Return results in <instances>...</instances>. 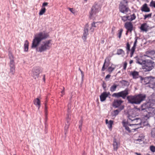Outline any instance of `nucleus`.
I'll return each mask as SVG.
<instances>
[{
	"label": "nucleus",
	"instance_id": "f257e3e1",
	"mask_svg": "<svg viewBox=\"0 0 155 155\" xmlns=\"http://www.w3.org/2000/svg\"><path fill=\"white\" fill-rule=\"evenodd\" d=\"M48 36V34L44 32H41L35 35L32 41L31 48H36V51L40 52L49 50L52 45L50 40L43 41L40 46L38 47L42 41L46 39Z\"/></svg>",
	"mask_w": 155,
	"mask_h": 155
},
{
	"label": "nucleus",
	"instance_id": "f03ea898",
	"mask_svg": "<svg viewBox=\"0 0 155 155\" xmlns=\"http://www.w3.org/2000/svg\"><path fill=\"white\" fill-rule=\"evenodd\" d=\"M146 95L145 94H139L134 96L129 95L127 97L129 103L132 104H140L142 101H143Z\"/></svg>",
	"mask_w": 155,
	"mask_h": 155
},
{
	"label": "nucleus",
	"instance_id": "7ed1b4c3",
	"mask_svg": "<svg viewBox=\"0 0 155 155\" xmlns=\"http://www.w3.org/2000/svg\"><path fill=\"white\" fill-rule=\"evenodd\" d=\"M137 63L142 65V68L145 69V71H149L152 69L154 68V63L150 60H143L140 59H138Z\"/></svg>",
	"mask_w": 155,
	"mask_h": 155
},
{
	"label": "nucleus",
	"instance_id": "20e7f679",
	"mask_svg": "<svg viewBox=\"0 0 155 155\" xmlns=\"http://www.w3.org/2000/svg\"><path fill=\"white\" fill-rule=\"evenodd\" d=\"M141 110H145L148 114H147V117H149L153 116L155 114V108L153 107H146V104H143L141 106Z\"/></svg>",
	"mask_w": 155,
	"mask_h": 155
},
{
	"label": "nucleus",
	"instance_id": "39448f33",
	"mask_svg": "<svg viewBox=\"0 0 155 155\" xmlns=\"http://www.w3.org/2000/svg\"><path fill=\"white\" fill-rule=\"evenodd\" d=\"M101 7L97 4H94L92 7L91 10L89 12V17L91 18L94 17L100 11Z\"/></svg>",
	"mask_w": 155,
	"mask_h": 155
},
{
	"label": "nucleus",
	"instance_id": "423d86ee",
	"mask_svg": "<svg viewBox=\"0 0 155 155\" xmlns=\"http://www.w3.org/2000/svg\"><path fill=\"white\" fill-rule=\"evenodd\" d=\"M9 58L10 59L9 66L10 67V73L12 75H14L15 72V66L13 55L12 53L9 52L8 54Z\"/></svg>",
	"mask_w": 155,
	"mask_h": 155
},
{
	"label": "nucleus",
	"instance_id": "0eeeda50",
	"mask_svg": "<svg viewBox=\"0 0 155 155\" xmlns=\"http://www.w3.org/2000/svg\"><path fill=\"white\" fill-rule=\"evenodd\" d=\"M128 94V90L127 89H126L124 91L113 94H112V96L117 98L122 97L123 99H124Z\"/></svg>",
	"mask_w": 155,
	"mask_h": 155
},
{
	"label": "nucleus",
	"instance_id": "6e6552de",
	"mask_svg": "<svg viewBox=\"0 0 155 155\" xmlns=\"http://www.w3.org/2000/svg\"><path fill=\"white\" fill-rule=\"evenodd\" d=\"M124 101L121 99L114 100L113 103V106L115 108H118L121 110H123L124 107V106L122 104Z\"/></svg>",
	"mask_w": 155,
	"mask_h": 155
},
{
	"label": "nucleus",
	"instance_id": "1a4fd4ad",
	"mask_svg": "<svg viewBox=\"0 0 155 155\" xmlns=\"http://www.w3.org/2000/svg\"><path fill=\"white\" fill-rule=\"evenodd\" d=\"M124 3L121 2L119 4V11L123 13H126L129 11H130L129 8L126 5L124 4Z\"/></svg>",
	"mask_w": 155,
	"mask_h": 155
},
{
	"label": "nucleus",
	"instance_id": "9d476101",
	"mask_svg": "<svg viewBox=\"0 0 155 155\" xmlns=\"http://www.w3.org/2000/svg\"><path fill=\"white\" fill-rule=\"evenodd\" d=\"M124 27L127 29L126 35H127L128 33L130 32L131 33L133 29V25L131 22H127L124 24Z\"/></svg>",
	"mask_w": 155,
	"mask_h": 155
},
{
	"label": "nucleus",
	"instance_id": "9b49d317",
	"mask_svg": "<svg viewBox=\"0 0 155 155\" xmlns=\"http://www.w3.org/2000/svg\"><path fill=\"white\" fill-rule=\"evenodd\" d=\"M41 72V69L38 68H34L32 70V77L35 79L38 78Z\"/></svg>",
	"mask_w": 155,
	"mask_h": 155
},
{
	"label": "nucleus",
	"instance_id": "f8f14e48",
	"mask_svg": "<svg viewBox=\"0 0 155 155\" xmlns=\"http://www.w3.org/2000/svg\"><path fill=\"white\" fill-rule=\"evenodd\" d=\"M146 54H144V56H146L150 58L153 60L155 58V51L154 50H149L147 51L145 53Z\"/></svg>",
	"mask_w": 155,
	"mask_h": 155
},
{
	"label": "nucleus",
	"instance_id": "ddd939ff",
	"mask_svg": "<svg viewBox=\"0 0 155 155\" xmlns=\"http://www.w3.org/2000/svg\"><path fill=\"white\" fill-rule=\"evenodd\" d=\"M137 37L135 38V40L134 42V43L133 46L132 47L131 49H130V57H132L133 56L134 53L135 51L136 47L137 46Z\"/></svg>",
	"mask_w": 155,
	"mask_h": 155
},
{
	"label": "nucleus",
	"instance_id": "4468645a",
	"mask_svg": "<svg viewBox=\"0 0 155 155\" xmlns=\"http://www.w3.org/2000/svg\"><path fill=\"white\" fill-rule=\"evenodd\" d=\"M141 123V121L140 119L137 118L131 124H128V126H129L130 127H131L132 126H137L138 125H140Z\"/></svg>",
	"mask_w": 155,
	"mask_h": 155
},
{
	"label": "nucleus",
	"instance_id": "2eb2a0df",
	"mask_svg": "<svg viewBox=\"0 0 155 155\" xmlns=\"http://www.w3.org/2000/svg\"><path fill=\"white\" fill-rule=\"evenodd\" d=\"M140 28L141 31L147 32L149 29L150 27L147 23H145L141 25Z\"/></svg>",
	"mask_w": 155,
	"mask_h": 155
},
{
	"label": "nucleus",
	"instance_id": "dca6fc26",
	"mask_svg": "<svg viewBox=\"0 0 155 155\" xmlns=\"http://www.w3.org/2000/svg\"><path fill=\"white\" fill-rule=\"evenodd\" d=\"M149 86L151 88H155V78L150 77Z\"/></svg>",
	"mask_w": 155,
	"mask_h": 155
},
{
	"label": "nucleus",
	"instance_id": "f3484780",
	"mask_svg": "<svg viewBox=\"0 0 155 155\" xmlns=\"http://www.w3.org/2000/svg\"><path fill=\"white\" fill-rule=\"evenodd\" d=\"M113 145L114 150L117 151L120 145V143L117 142L116 139L115 138L114 139Z\"/></svg>",
	"mask_w": 155,
	"mask_h": 155
},
{
	"label": "nucleus",
	"instance_id": "a211bd4d",
	"mask_svg": "<svg viewBox=\"0 0 155 155\" xmlns=\"http://www.w3.org/2000/svg\"><path fill=\"white\" fill-rule=\"evenodd\" d=\"M141 9L142 11L146 12H149L150 11L149 8L148 7L146 3H145L143 5Z\"/></svg>",
	"mask_w": 155,
	"mask_h": 155
},
{
	"label": "nucleus",
	"instance_id": "6ab92c4d",
	"mask_svg": "<svg viewBox=\"0 0 155 155\" xmlns=\"http://www.w3.org/2000/svg\"><path fill=\"white\" fill-rule=\"evenodd\" d=\"M128 117V121L130 123H132L137 118L136 116L133 114L132 115H129Z\"/></svg>",
	"mask_w": 155,
	"mask_h": 155
},
{
	"label": "nucleus",
	"instance_id": "aec40b11",
	"mask_svg": "<svg viewBox=\"0 0 155 155\" xmlns=\"http://www.w3.org/2000/svg\"><path fill=\"white\" fill-rule=\"evenodd\" d=\"M130 75L133 77L134 79H137L139 77V72L136 71H133L131 72Z\"/></svg>",
	"mask_w": 155,
	"mask_h": 155
},
{
	"label": "nucleus",
	"instance_id": "412c9836",
	"mask_svg": "<svg viewBox=\"0 0 155 155\" xmlns=\"http://www.w3.org/2000/svg\"><path fill=\"white\" fill-rule=\"evenodd\" d=\"M34 104L38 107L39 109L41 106V101L38 98L35 99L33 101Z\"/></svg>",
	"mask_w": 155,
	"mask_h": 155
},
{
	"label": "nucleus",
	"instance_id": "4be33fe9",
	"mask_svg": "<svg viewBox=\"0 0 155 155\" xmlns=\"http://www.w3.org/2000/svg\"><path fill=\"white\" fill-rule=\"evenodd\" d=\"M107 97V95L106 93V92H103L100 96V100L101 101H105L106 98Z\"/></svg>",
	"mask_w": 155,
	"mask_h": 155
},
{
	"label": "nucleus",
	"instance_id": "5701e85b",
	"mask_svg": "<svg viewBox=\"0 0 155 155\" xmlns=\"http://www.w3.org/2000/svg\"><path fill=\"white\" fill-rule=\"evenodd\" d=\"M105 122L106 124H107V126L108 128L111 130L112 127V125L113 124L114 121L112 120H110L109 121L107 119H106Z\"/></svg>",
	"mask_w": 155,
	"mask_h": 155
},
{
	"label": "nucleus",
	"instance_id": "b1692460",
	"mask_svg": "<svg viewBox=\"0 0 155 155\" xmlns=\"http://www.w3.org/2000/svg\"><path fill=\"white\" fill-rule=\"evenodd\" d=\"M144 137L142 136L140 139H135L134 142L137 144H142L144 142Z\"/></svg>",
	"mask_w": 155,
	"mask_h": 155
},
{
	"label": "nucleus",
	"instance_id": "393cba45",
	"mask_svg": "<svg viewBox=\"0 0 155 155\" xmlns=\"http://www.w3.org/2000/svg\"><path fill=\"white\" fill-rule=\"evenodd\" d=\"M122 110H121L120 109H117L116 110H114L113 112L112 113V115L113 117H116L117 115Z\"/></svg>",
	"mask_w": 155,
	"mask_h": 155
},
{
	"label": "nucleus",
	"instance_id": "a878e982",
	"mask_svg": "<svg viewBox=\"0 0 155 155\" xmlns=\"http://www.w3.org/2000/svg\"><path fill=\"white\" fill-rule=\"evenodd\" d=\"M118 85L115 84H114L110 88V90L111 92H113L116 90V88Z\"/></svg>",
	"mask_w": 155,
	"mask_h": 155
},
{
	"label": "nucleus",
	"instance_id": "bb28decb",
	"mask_svg": "<svg viewBox=\"0 0 155 155\" xmlns=\"http://www.w3.org/2000/svg\"><path fill=\"white\" fill-rule=\"evenodd\" d=\"M29 42L28 40H26L24 44V50L25 51H28V49Z\"/></svg>",
	"mask_w": 155,
	"mask_h": 155
},
{
	"label": "nucleus",
	"instance_id": "cd10ccee",
	"mask_svg": "<svg viewBox=\"0 0 155 155\" xmlns=\"http://www.w3.org/2000/svg\"><path fill=\"white\" fill-rule=\"evenodd\" d=\"M124 127L125 128V129L129 132H130L131 131V130H135L136 129L138 128V127H132L131 128H130L127 126L126 125L124 124Z\"/></svg>",
	"mask_w": 155,
	"mask_h": 155
},
{
	"label": "nucleus",
	"instance_id": "c85d7f7f",
	"mask_svg": "<svg viewBox=\"0 0 155 155\" xmlns=\"http://www.w3.org/2000/svg\"><path fill=\"white\" fill-rule=\"evenodd\" d=\"M116 68L115 66L112 64L110 67H109L108 69V71L110 73H111Z\"/></svg>",
	"mask_w": 155,
	"mask_h": 155
},
{
	"label": "nucleus",
	"instance_id": "c756f323",
	"mask_svg": "<svg viewBox=\"0 0 155 155\" xmlns=\"http://www.w3.org/2000/svg\"><path fill=\"white\" fill-rule=\"evenodd\" d=\"M110 60V57H107L105 59L104 62V64L103 65V66L102 67V68L101 69V70L102 71H104L105 69V64L106 62H109Z\"/></svg>",
	"mask_w": 155,
	"mask_h": 155
},
{
	"label": "nucleus",
	"instance_id": "7c9ffc66",
	"mask_svg": "<svg viewBox=\"0 0 155 155\" xmlns=\"http://www.w3.org/2000/svg\"><path fill=\"white\" fill-rule=\"evenodd\" d=\"M149 100L151 102H155V92L150 96Z\"/></svg>",
	"mask_w": 155,
	"mask_h": 155
},
{
	"label": "nucleus",
	"instance_id": "2f4dec72",
	"mask_svg": "<svg viewBox=\"0 0 155 155\" xmlns=\"http://www.w3.org/2000/svg\"><path fill=\"white\" fill-rule=\"evenodd\" d=\"M150 77H145L144 79V81L146 84H150Z\"/></svg>",
	"mask_w": 155,
	"mask_h": 155
},
{
	"label": "nucleus",
	"instance_id": "473e14b6",
	"mask_svg": "<svg viewBox=\"0 0 155 155\" xmlns=\"http://www.w3.org/2000/svg\"><path fill=\"white\" fill-rule=\"evenodd\" d=\"M136 18V16L135 15V14L134 13L133 15H131L130 16V18H128V20L131 21L135 19Z\"/></svg>",
	"mask_w": 155,
	"mask_h": 155
},
{
	"label": "nucleus",
	"instance_id": "72a5a7b5",
	"mask_svg": "<svg viewBox=\"0 0 155 155\" xmlns=\"http://www.w3.org/2000/svg\"><path fill=\"white\" fill-rule=\"evenodd\" d=\"M123 31V29L122 28H121L118 31V33L117 35H118V37L119 38V39H120L121 37Z\"/></svg>",
	"mask_w": 155,
	"mask_h": 155
},
{
	"label": "nucleus",
	"instance_id": "f704fd0d",
	"mask_svg": "<svg viewBox=\"0 0 155 155\" xmlns=\"http://www.w3.org/2000/svg\"><path fill=\"white\" fill-rule=\"evenodd\" d=\"M121 20L124 21L125 22L127 20H128V18H130V16H121Z\"/></svg>",
	"mask_w": 155,
	"mask_h": 155
},
{
	"label": "nucleus",
	"instance_id": "c9c22d12",
	"mask_svg": "<svg viewBox=\"0 0 155 155\" xmlns=\"http://www.w3.org/2000/svg\"><path fill=\"white\" fill-rule=\"evenodd\" d=\"M124 52L122 49H119L117 50V54L118 55H120L124 54Z\"/></svg>",
	"mask_w": 155,
	"mask_h": 155
},
{
	"label": "nucleus",
	"instance_id": "e433bc0d",
	"mask_svg": "<svg viewBox=\"0 0 155 155\" xmlns=\"http://www.w3.org/2000/svg\"><path fill=\"white\" fill-rule=\"evenodd\" d=\"M46 10V9L45 7H42L39 12V15H43L45 12Z\"/></svg>",
	"mask_w": 155,
	"mask_h": 155
},
{
	"label": "nucleus",
	"instance_id": "4c0bfd02",
	"mask_svg": "<svg viewBox=\"0 0 155 155\" xmlns=\"http://www.w3.org/2000/svg\"><path fill=\"white\" fill-rule=\"evenodd\" d=\"M120 83L124 86L128 85V82L125 80H122L120 81Z\"/></svg>",
	"mask_w": 155,
	"mask_h": 155
},
{
	"label": "nucleus",
	"instance_id": "58836bf2",
	"mask_svg": "<svg viewBox=\"0 0 155 155\" xmlns=\"http://www.w3.org/2000/svg\"><path fill=\"white\" fill-rule=\"evenodd\" d=\"M88 29L86 28L84 29V36L85 38H86L87 36L88 35Z\"/></svg>",
	"mask_w": 155,
	"mask_h": 155
},
{
	"label": "nucleus",
	"instance_id": "ea45409f",
	"mask_svg": "<svg viewBox=\"0 0 155 155\" xmlns=\"http://www.w3.org/2000/svg\"><path fill=\"white\" fill-rule=\"evenodd\" d=\"M130 45L129 44L128 42H127L126 44V49L127 50V53H128L130 51Z\"/></svg>",
	"mask_w": 155,
	"mask_h": 155
},
{
	"label": "nucleus",
	"instance_id": "a19ab883",
	"mask_svg": "<svg viewBox=\"0 0 155 155\" xmlns=\"http://www.w3.org/2000/svg\"><path fill=\"white\" fill-rule=\"evenodd\" d=\"M151 15H152L151 13L148 14L147 15H145L144 16V20H145L147 18H150L151 17Z\"/></svg>",
	"mask_w": 155,
	"mask_h": 155
},
{
	"label": "nucleus",
	"instance_id": "79ce46f5",
	"mask_svg": "<svg viewBox=\"0 0 155 155\" xmlns=\"http://www.w3.org/2000/svg\"><path fill=\"white\" fill-rule=\"evenodd\" d=\"M150 150L153 152H155V146L153 145L150 146Z\"/></svg>",
	"mask_w": 155,
	"mask_h": 155
},
{
	"label": "nucleus",
	"instance_id": "37998d69",
	"mask_svg": "<svg viewBox=\"0 0 155 155\" xmlns=\"http://www.w3.org/2000/svg\"><path fill=\"white\" fill-rule=\"evenodd\" d=\"M150 6L155 8V1L152 0L150 2Z\"/></svg>",
	"mask_w": 155,
	"mask_h": 155
},
{
	"label": "nucleus",
	"instance_id": "c03bdc74",
	"mask_svg": "<svg viewBox=\"0 0 155 155\" xmlns=\"http://www.w3.org/2000/svg\"><path fill=\"white\" fill-rule=\"evenodd\" d=\"M69 124H66L65 125V126L64 127V130L65 132V134L66 133L67 131L68 130L69 127Z\"/></svg>",
	"mask_w": 155,
	"mask_h": 155
},
{
	"label": "nucleus",
	"instance_id": "a18cd8bd",
	"mask_svg": "<svg viewBox=\"0 0 155 155\" xmlns=\"http://www.w3.org/2000/svg\"><path fill=\"white\" fill-rule=\"evenodd\" d=\"M127 63L126 61H125L123 65V69L125 70L126 69L127 67Z\"/></svg>",
	"mask_w": 155,
	"mask_h": 155
},
{
	"label": "nucleus",
	"instance_id": "49530a36",
	"mask_svg": "<svg viewBox=\"0 0 155 155\" xmlns=\"http://www.w3.org/2000/svg\"><path fill=\"white\" fill-rule=\"evenodd\" d=\"M69 10L73 14H74L75 13V11L73 8H69Z\"/></svg>",
	"mask_w": 155,
	"mask_h": 155
},
{
	"label": "nucleus",
	"instance_id": "de8ad7c7",
	"mask_svg": "<svg viewBox=\"0 0 155 155\" xmlns=\"http://www.w3.org/2000/svg\"><path fill=\"white\" fill-rule=\"evenodd\" d=\"M97 22H93L91 24V27H97V26L96 25V24Z\"/></svg>",
	"mask_w": 155,
	"mask_h": 155
},
{
	"label": "nucleus",
	"instance_id": "09e8293b",
	"mask_svg": "<svg viewBox=\"0 0 155 155\" xmlns=\"http://www.w3.org/2000/svg\"><path fill=\"white\" fill-rule=\"evenodd\" d=\"M48 2H44L42 4V7H45V6H47L48 5Z\"/></svg>",
	"mask_w": 155,
	"mask_h": 155
},
{
	"label": "nucleus",
	"instance_id": "8fccbe9b",
	"mask_svg": "<svg viewBox=\"0 0 155 155\" xmlns=\"http://www.w3.org/2000/svg\"><path fill=\"white\" fill-rule=\"evenodd\" d=\"M66 121H67V124H69V122L70 121V119L68 118H68L66 119Z\"/></svg>",
	"mask_w": 155,
	"mask_h": 155
},
{
	"label": "nucleus",
	"instance_id": "3c124183",
	"mask_svg": "<svg viewBox=\"0 0 155 155\" xmlns=\"http://www.w3.org/2000/svg\"><path fill=\"white\" fill-rule=\"evenodd\" d=\"M45 116H46L48 115V110L47 109L45 110Z\"/></svg>",
	"mask_w": 155,
	"mask_h": 155
},
{
	"label": "nucleus",
	"instance_id": "603ef678",
	"mask_svg": "<svg viewBox=\"0 0 155 155\" xmlns=\"http://www.w3.org/2000/svg\"><path fill=\"white\" fill-rule=\"evenodd\" d=\"M110 77V74H108L105 77L106 78H109Z\"/></svg>",
	"mask_w": 155,
	"mask_h": 155
},
{
	"label": "nucleus",
	"instance_id": "864d4df0",
	"mask_svg": "<svg viewBox=\"0 0 155 155\" xmlns=\"http://www.w3.org/2000/svg\"><path fill=\"white\" fill-rule=\"evenodd\" d=\"M81 74L82 77L83 78L84 76V73L81 70Z\"/></svg>",
	"mask_w": 155,
	"mask_h": 155
},
{
	"label": "nucleus",
	"instance_id": "5fc2aeb1",
	"mask_svg": "<svg viewBox=\"0 0 155 155\" xmlns=\"http://www.w3.org/2000/svg\"><path fill=\"white\" fill-rule=\"evenodd\" d=\"M123 0L124 2V3L127 4V3L128 2V1H127V0Z\"/></svg>",
	"mask_w": 155,
	"mask_h": 155
},
{
	"label": "nucleus",
	"instance_id": "6e6d98bb",
	"mask_svg": "<svg viewBox=\"0 0 155 155\" xmlns=\"http://www.w3.org/2000/svg\"><path fill=\"white\" fill-rule=\"evenodd\" d=\"M48 107L47 106V104L45 103V110L47 109Z\"/></svg>",
	"mask_w": 155,
	"mask_h": 155
},
{
	"label": "nucleus",
	"instance_id": "4d7b16f0",
	"mask_svg": "<svg viewBox=\"0 0 155 155\" xmlns=\"http://www.w3.org/2000/svg\"><path fill=\"white\" fill-rule=\"evenodd\" d=\"M106 93L107 94V97L108 96V95H111V94H110V92H106Z\"/></svg>",
	"mask_w": 155,
	"mask_h": 155
},
{
	"label": "nucleus",
	"instance_id": "13d9d810",
	"mask_svg": "<svg viewBox=\"0 0 155 155\" xmlns=\"http://www.w3.org/2000/svg\"><path fill=\"white\" fill-rule=\"evenodd\" d=\"M70 106H71L70 104H68V110H70Z\"/></svg>",
	"mask_w": 155,
	"mask_h": 155
},
{
	"label": "nucleus",
	"instance_id": "bf43d9fd",
	"mask_svg": "<svg viewBox=\"0 0 155 155\" xmlns=\"http://www.w3.org/2000/svg\"><path fill=\"white\" fill-rule=\"evenodd\" d=\"M63 89L64 90V87H63ZM61 93L63 94V95H64V91L63 90V91H61Z\"/></svg>",
	"mask_w": 155,
	"mask_h": 155
},
{
	"label": "nucleus",
	"instance_id": "052dcab7",
	"mask_svg": "<svg viewBox=\"0 0 155 155\" xmlns=\"http://www.w3.org/2000/svg\"><path fill=\"white\" fill-rule=\"evenodd\" d=\"M43 79L44 81H45V75H43Z\"/></svg>",
	"mask_w": 155,
	"mask_h": 155
},
{
	"label": "nucleus",
	"instance_id": "680f3d73",
	"mask_svg": "<svg viewBox=\"0 0 155 155\" xmlns=\"http://www.w3.org/2000/svg\"><path fill=\"white\" fill-rule=\"evenodd\" d=\"M135 154H136L137 155H141L140 153H138L136 152L135 153Z\"/></svg>",
	"mask_w": 155,
	"mask_h": 155
},
{
	"label": "nucleus",
	"instance_id": "e2e57ef3",
	"mask_svg": "<svg viewBox=\"0 0 155 155\" xmlns=\"http://www.w3.org/2000/svg\"><path fill=\"white\" fill-rule=\"evenodd\" d=\"M133 62V61L132 60H131L130 61V64H132Z\"/></svg>",
	"mask_w": 155,
	"mask_h": 155
},
{
	"label": "nucleus",
	"instance_id": "0e129e2a",
	"mask_svg": "<svg viewBox=\"0 0 155 155\" xmlns=\"http://www.w3.org/2000/svg\"><path fill=\"white\" fill-rule=\"evenodd\" d=\"M142 136H139L138 137V138L137 139H140V138L142 137Z\"/></svg>",
	"mask_w": 155,
	"mask_h": 155
},
{
	"label": "nucleus",
	"instance_id": "69168bd1",
	"mask_svg": "<svg viewBox=\"0 0 155 155\" xmlns=\"http://www.w3.org/2000/svg\"><path fill=\"white\" fill-rule=\"evenodd\" d=\"M103 87L104 88H105L106 87V86H104V85H103Z\"/></svg>",
	"mask_w": 155,
	"mask_h": 155
},
{
	"label": "nucleus",
	"instance_id": "338daca9",
	"mask_svg": "<svg viewBox=\"0 0 155 155\" xmlns=\"http://www.w3.org/2000/svg\"><path fill=\"white\" fill-rule=\"evenodd\" d=\"M104 42V40H103L102 41V43H103Z\"/></svg>",
	"mask_w": 155,
	"mask_h": 155
},
{
	"label": "nucleus",
	"instance_id": "774afa93",
	"mask_svg": "<svg viewBox=\"0 0 155 155\" xmlns=\"http://www.w3.org/2000/svg\"><path fill=\"white\" fill-rule=\"evenodd\" d=\"M79 70L81 71V70L80 68H79Z\"/></svg>",
	"mask_w": 155,
	"mask_h": 155
}]
</instances>
